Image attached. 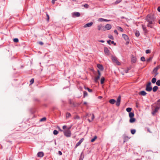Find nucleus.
<instances>
[{
    "label": "nucleus",
    "instance_id": "obj_27",
    "mask_svg": "<svg viewBox=\"0 0 160 160\" xmlns=\"http://www.w3.org/2000/svg\"><path fill=\"white\" fill-rule=\"evenodd\" d=\"M71 116V114L69 112H67L66 114V117L67 119L70 117Z\"/></svg>",
    "mask_w": 160,
    "mask_h": 160
},
{
    "label": "nucleus",
    "instance_id": "obj_12",
    "mask_svg": "<svg viewBox=\"0 0 160 160\" xmlns=\"http://www.w3.org/2000/svg\"><path fill=\"white\" fill-rule=\"evenodd\" d=\"M44 153L42 152H38L37 153V156L38 157L42 158L44 156Z\"/></svg>",
    "mask_w": 160,
    "mask_h": 160
},
{
    "label": "nucleus",
    "instance_id": "obj_3",
    "mask_svg": "<svg viewBox=\"0 0 160 160\" xmlns=\"http://www.w3.org/2000/svg\"><path fill=\"white\" fill-rule=\"evenodd\" d=\"M123 38L125 39L126 41V44H128L129 42V40L128 36L126 34H122Z\"/></svg>",
    "mask_w": 160,
    "mask_h": 160
},
{
    "label": "nucleus",
    "instance_id": "obj_44",
    "mask_svg": "<svg viewBox=\"0 0 160 160\" xmlns=\"http://www.w3.org/2000/svg\"><path fill=\"white\" fill-rule=\"evenodd\" d=\"M158 70L157 68H155L153 70L152 73L156 72H158Z\"/></svg>",
    "mask_w": 160,
    "mask_h": 160
},
{
    "label": "nucleus",
    "instance_id": "obj_59",
    "mask_svg": "<svg viewBox=\"0 0 160 160\" xmlns=\"http://www.w3.org/2000/svg\"><path fill=\"white\" fill-rule=\"evenodd\" d=\"M7 160H13V158L12 157H10L8 159H7Z\"/></svg>",
    "mask_w": 160,
    "mask_h": 160
},
{
    "label": "nucleus",
    "instance_id": "obj_33",
    "mask_svg": "<svg viewBox=\"0 0 160 160\" xmlns=\"http://www.w3.org/2000/svg\"><path fill=\"white\" fill-rule=\"evenodd\" d=\"M46 16H47V21L48 22L49 21V15L48 14V13L47 12H46Z\"/></svg>",
    "mask_w": 160,
    "mask_h": 160
},
{
    "label": "nucleus",
    "instance_id": "obj_56",
    "mask_svg": "<svg viewBox=\"0 0 160 160\" xmlns=\"http://www.w3.org/2000/svg\"><path fill=\"white\" fill-rule=\"evenodd\" d=\"M102 29L103 31H105L106 30H107L106 28H105V27H104V26H102Z\"/></svg>",
    "mask_w": 160,
    "mask_h": 160
},
{
    "label": "nucleus",
    "instance_id": "obj_61",
    "mask_svg": "<svg viewBox=\"0 0 160 160\" xmlns=\"http://www.w3.org/2000/svg\"><path fill=\"white\" fill-rule=\"evenodd\" d=\"M130 70V68H128L127 69L125 70V72L126 73H128L129 71V70Z\"/></svg>",
    "mask_w": 160,
    "mask_h": 160
},
{
    "label": "nucleus",
    "instance_id": "obj_10",
    "mask_svg": "<svg viewBox=\"0 0 160 160\" xmlns=\"http://www.w3.org/2000/svg\"><path fill=\"white\" fill-rule=\"evenodd\" d=\"M92 24H93V22H88V23L86 24H85L84 26V27L85 28H86L90 27L92 25Z\"/></svg>",
    "mask_w": 160,
    "mask_h": 160
},
{
    "label": "nucleus",
    "instance_id": "obj_18",
    "mask_svg": "<svg viewBox=\"0 0 160 160\" xmlns=\"http://www.w3.org/2000/svg\"><path fill=\"white\" fill-rule=\"evenodd\" d=\"M111 27H112L111 25L109 24H107L105 26V28H106L107 30H110L111 28Z\"/></svg>",
    "mask_w": 160,
    "mask_h": 160
},
{
    "label": "nucleus",
    "instance_id": "obj_4",
    "mask_svg": "<svg viewBox=\"0 0 160 160\" xmlns=\"http://www.w3.org/2000/svg\"><path fill=\"white\" fill-rule=\"evenodd\" d=\"M112 60L113 62L116 63L117 64L120 65V62L118 60L117 58L115 57H112Z\"/></svg>",
    "mask_w": 160,
    "mask_h": 160
},
{
    "label": "nucleus",
    "instance_id": "obj_14",
    "mask_svg": "<svg viewBox=\"0 0 160 160\" xmlns=\"http://www.w3.org/2000/svg\"><path fill=\"white\" fill-rule=\"evenodd\" d=\"M159 108L158 107H156L155 110L152 112V114L153 115H154L155 113L157 112L158 110L159 109Z\"/></svg>",
    "mask_w": 160,
    "mask_h": 160
},
{
    "label": "nucleus",
    "instance_id": "obj_9",
    "mask_svg": "<svg viewBox=\"0 0 160 160\" xmlns=\"http://www.w3.org/2000/svg\"><path fill=\"white\" fill-rule=\"evenodd\" d=\"M104 52L105 54L109 55L110 54L109 51L108 49L106 47L104 48Z\"/></svg>",
    "mask_w": 160,
    "mask_h": 160
},
{
    "label": "nucleus",
    "instance_id": "obj_31",
    "mask_svg": "<svg viewBox=\"0 0 160 160\" xmlns=\"http://www.w3.org/2000/svg\"><path fill=\"white\" fill-rule=\"evenodd\" d=\"M102 25L101 24L99 25L98 26V30H100L102 29Z\"/></svg>",
    "mask_w": 160,
    "mask_h": 160
},
{
    "label": "nucleus",
    "instance_id": "obj_41",
    "mask_svg": "<svg viewBox=\"0 0 160 160\" xmlns=\"http://www.w3.org/2000/svg\"><path fill=\"white\" fill-rule=\"evenodd\" d=\"M140 60L141 61L144 62L145 61V58L144 57H141Z\"/></svg>",
    "mask_w": 160,
    "mask_h": 160
},
{
    "label": "nucleus",
    "instance_id": "obj_13",
    "mask_svg": "<svg viewBox=\"0 0 160 160\" xmlns=\"http://www.w3.org/2000/svg\"><path fill=\"white\" fill-rule=\"evenodd\" d=\"M136 61V58L133 55H132L131 57V62L132 63H135Z\"/></svg>",
    "mask_w": 160,
    "mask_h": 160
},
{
    "label": "nucleus",
    "instance_id": "obj_45",
    "mask_svg": "<svg viewBox=\"0 0 160 160\" xmlns=\"http://www.w3.org/2000/svg\"><path fill=\"white\" fill-rule=\"evenodd\" d=\"M159 102H160V99L158 100L157 102H155V103L158 105V106H160V103H159Z\"/></svg>",
    "mask_w": 160,
    "mask_h": 160
},
{
    "label": "nucleus",
    "instance_id": "obj_7",
    "mask_svg": "<svg viewBox=\"0 0 160 160\" xmlns=\"http://www.w3.org/2000/svg\"><path fill=\"white\" fill-rule=\"evenodd\" d=\"M84 140V138H81L79 141L76 144L75 146V148H76L78 146H79L81 143Z\"/></svg>",
    "mask_w": 160,
    "mask_h": 160
},
{
    "label": "nucleus",
    "instance_id": "obj_35",
    "mask_svg": "<svg viewBox=\"0 0 160 160\" xmlns=\"http://www.w3.org/2000/svg\"><path fill=\"white\" fill-rule=\"evenodd\" d=\"M58 133V132L57 130H55L53 132V133L54 135H57Z\"/></svg>",
    "mask_w": 160,
    "mask_h": 160
},
{
    "label": "nucleus",
    "instance_id": "obj_50",
    "mask_svg": "<svg viewBox=\"0 0 160 160\" xmlns=\"http://www.w3.org/2000/svg\"><path fill=\"white\" fill-rule=\"evenodd\" d=\"M34 79L33 78H32L31 80L30 81V84H32V83H33L34 82Z\"/></svg>",
    "mask_w": 160,
    "mask_h": 160
},
{
    "label": "nucleus",
    "instance_id": "obj_20",
    "mask_svg": "<svg viewBox=\"0 0 160 160\" xmlns=\"http://www.w3.org/2000/svg\"><path fill=\"white\" fill-rule=\"evenodd\" d=\"M109 102L111 104H114L116 102V100L114 99H111L109 101Z\"/></svg>",
    "mask_w": 160,
    "mask_h": 160
},
{
    "label": "nucleus",
    "instance_id": "obj_17",
    "mask_svg": "<svg viewBox=\"0 0 160 160\" xmlns=\"http://www.w3.org/2000/svg\"><path fill=\"white\" fill-rule=\"evenodd\" d=\"M36 109L34 108H31L30 109V113L32 114L36 112Z\"/></svg>",
    "mask_w": 160,
    "mask_h": 160
},
{
    "label": "nucleus",
    "instance_id": "obj_53",
    "mask_svg": "<svg viewBox=\"0 0 160 160\" xmlns=\"http://www.w3.org/2000/svg\"><path fill=\"white\" fill-rule=\"evenodd\" d=\"M151 82H149L147 84L146 86H151Z\"/></svg>",
    "mask_w": 160,
    "mask_h": 160
},
{
    "label": "nucleus",
    "instance_id": "obj_25",
    "mask_svg": "<svg viewBox=\"0 0 160 160\" xmlns=\"http://www.w3.org/2000/svg\"><path fill=\"white\" fill-rule=\"evenodd\" d=\"M105 80V78L104 77H102L101 78V79L100 82L101 84H103L104 83V81Z\"/></svg>",
    "mask_w": 160,
    "mask_h": 160
},
{
    "label": "nucleus",
    "instance_id": "obj_47",
    "mask_svg": "<svg viewBox=\"0 0 160 160\" xmlns=\"http://www.w3.org/2000/svg\"><path fill=\"white\" fill-rule=\"evenodd\" d=\"M74 119H79L80 118L77 115L74 116Z\"/></svg>",
    "mask_w": 160,
    "mask_h": 160
},
{
    "label": "nucleus",
    "instance_id": "obj_37",
    "mask_svg": "<svg viewBox=\"0 0 160 160\" xmlns=\"http://www.w3.org/2000/svg\"><path fill=\"white\" fill-rule=\"evenodd\" d=\"M84 88L85 89L87 90L89 92H92V90L88 88H86V87H85Z\"/></svg>",
    "mask_w": 160,
    "mask_h": 160
},
{
    "label": "nucleus",
    "instance_id": "obj_26",
    "mask_svg": "<svg viewBox=\"0 0 160 160\" xmlns=\"http://www.w3.org/2000/svg\"><path fill=\"white\" fill-rule=\"evenodd\" d=\"M156 78L154 77V78H153L152 79L151 82L152 83H155L156 82Z\"/></svg>",
    "mask_w": 160,
    "mask_h": 160
},
{
    "label": "nucleus",
    "instance_id": "obj_51",
    "mask_svg": "<svg viewBox=\"0 0 160 160\" xmlns=\"http://www.w3.org/2000/svg\"><path fill=\"white\" fill-rule=\"evenodd\" d=\"M83 6L86 8H88V7H89V5L88 4H85L84 5H83Z\"/></svg>",
    "mask_w": 160,
    "mask_h": 160
},
{
    "label": "nucleus",
    "instance_id": "obj_2",
    "mask_svg": "<svg viewBox=\"0 0 160 160\" xmlns=\"http://www.w3.org/2000/svg\"><path fill=\"white\" fill-rule=\"evenodd\" d=\"M71 127H69L67 130L64 131V134L65 136L67 137H70L71 135V132L70 130V129Z\"/></svg>",
    "mask_w": 160,
    "mask_h": 160
},
{
    "label": "nucleus",
    "instance_id": "obj_1",
    "mask_svg": "<svg viewBox=\"0 0 160 160\" xmlns=\"http://www.w3.org/2000/svg\"><path fill=\"white\" fill-rule=\"evenodd\" d=\"M145 20L148 22L147 26L152 28L155 24L156 18L153 15L148 14Z\"/></svg>",
    "mask_w": 160,
    "mask_h": 160
},
{
    "label": "nucleus",
    "instance_id": "obj_23",
    "mask_svg": "<svg viewBox=\"0 0 160 160\" xmlns=\"http://www.w3.org/2000/svg\"><path fill=\"white\" fill-rule=\"evenodd\" d=\"M100 78V77H99V76H97L95 77V78L94 79V82L96 83L98 82V80Z\"/></svg>",
    "mask_w": 160,
    "mask_h": 160
},
{
    "label": "nucleus",
    "instance_id": "obj_15",
    "mask_svg": "<svg viewBox=\"0 0 160 160\" xmlns=\"http://www.w3.org/2000/svg\"><path fill=\"white\" fill-rule=\"evenodd\" d=\"M97 67L101 71H102L103 70V66L101 64H98L97 65Z\"/></svg>",
    "mask_w": 160,
    "mask_h": 160
},
{
    "label": "nucleus",
    "instance_id": "obj_8",
    "mask_svg": "<svg viewBox=\"0 0 160 160\" xmlns=\"http://www.w3.org/2000/svg\"><path fill=\"white\" fill-rule=\"evenodd\" d=\"M142 27L144 34H147L148 31L146 27L143 25H142Z\"/></svg>",
    "mask_w": 160,
    "mask_h": 160
},
{
    "label": "nucleus",
    "instance_id": "obj_57",
    "mask_svg": "<svg viewBox=\"0 0 160 160\" xmlns=\"http://www.w3.org/2000/svg\"><path fill=\"white\" fill-rule=\"evenodd\" d=\"M111 42V41L110 40H108L107 41V42L109 44V45H110L111 44V43H110V42Z\"/></svg>",
    "mask_w": 160,
    "mask_h": 160
},
{
    "label": "nucleus",
    "instance_id": "obj_11",
    "mask_svg": "<svg viewBox=\"0 0 160 160\" xmlns=\"http://www.w3.org/2000/svg\"><path fill=\"white\" fill-rule=\"evenodd\" d=\"M152 90V88L151 86H146L145 90L148 92H150Z\"/></svg>",
    "mask_w": 160,
    "mask_h": 160
},
{
    "label": "nucleus",
    "instance_id": "obj_42",
    "mask_svg": "<svg viewBox=\"0 0 160 160\" xmlns=\"http://www.w3.org/2000/svg\"><path fill=\"white\" fill-rule=\"evenodd\" d=\"M152 57H150L149 58H148V59H147V60H146L147 62H149L152 60Z\"/></svg>",
    "mask_w": 160,
    "mask_h": 160
},
{
    "label": "nucleus",
    "instance_id": "obj_32",
    "mask_svg": "<svg viewBox=\"0 0 160 160\" xmlns=\"http://www.w3.org/2000/svg\"><path fill=\"white\" fill-rule=\"evenodd\" d=\"M122 0H117V1L114 2V4L117 5L120 3Z\"/></svg>",
    "mask_w": 160,
    "mask_h": 160
},
{
    "label": "nucleus",
    "instance_id": "obj_49",
    "mask_svg": "<svg viewBox=\"0 0 160 160\" xmlns=\"http://www.w3.org/2000/svg\"><path fill=\"white\" fill-rule=\"evenodd\" d=\"M108 38L112 40H113L114 39L113 36L112 35H109L108 36Z\"/></svg>",
    "mask_w": 160,
    "mask_h": 160
},
{
    "label": "nucleus",
    "instance_id": "obj_48",
    "mask_svg": "<svg viewBox=\"0 0 160 160\" xmlns=\"http://www.w3.org/2000/svg\"><path fill=\"white\" fill-rule=\"evenodd\" d=\"M145 52L147 54L150 53H151V51L149 49H147L146 50Z\"/></svg>",
    "mask_w": 160,
    "mask_h": 160
},
{
    "label": "nucleus",
    "instance_id": "obj_63",
    "mask_svg": "<svg viewBox=\"0 0 160 160\" xmlns=\"http://www.w3.org/2000/svg\"><path fill=\"white\" fill-rule=\"evenodd\" d=\"M136 107L137 108L138 107V103L137 102H136Z\"/></svg>",
    "mask_w": 160,
    "mask_h": 160
},
{
    "label": "nucleus",
    "instance_id": "obj_28",
    "mask_svg": "<svg viewBox=\"0 0 160 160\" xmlns=\"http://www.w3.org/2000/svg\"><path fill=\"white\" fill-rule=\"evenodd\" d=\"M140 33L138 31H136L135 32V35L137 37H138L139 36Z\"/></svg>",
    "mask_w": 160,
    "mask_h": 160
},
{
    "label": "nucleus",
    "instance_id": "obj_52",
    "mask_svg": "<svg viewBox=\"0 0 160 160\" xmlns=\"http://www.w3.org/2000/svg\"><path fill=\"white\" fill-rule=\"evenodd\" d=\"M104 19L102 18H99L98 19V21L100 22L104 21Z\"/></svg>",
    "mask_w": 160,
    "mask_h": 160
},
{
    "label": "nucleus",
    "instance_id": "obj_54",
    "mask_svg": "<svg viewBox=\"0 0 160 160\" xmlns=\"http://www.w3.org/2000/svg\"><path fill=\"white\" fill-rule=\"evenodd\" d=\"M98 76H99V77H100V76H101V73H100V71L98 70Z\"/></svg>",
    "mask_w": 160,
    "mask_h": 160
},
{
    "label": "nucleus",
    "instance_id": "obj_34",
    "mask_svg": "<svg viewBox=\"0 0 160 160\" xmlns=\"http://www.w3.org/2000/svg\"><path fill=\"white\" fill-rule=\"evenodd\" d=\"M136 131L135 129H131V132L132 134H134L136 132Z\"/></svg>",
    "mask_w": 160,
    "mask_h": 160
},
{
    "label": "nucleus",
    "instance_id": "obj_6",
    "mask_svg": "<svg viewBox=\"0 0 160 160\" xmlns=\"http://www.w3.org/2000/svg\"><path fill=\"white\" fill-rule=\"evenodd\" d=\"M73 17H78L80 16V13L79 12H75L72 13V14Z\"/></svg>",
    "mask_w": 160,
    "mask_h": 160
},
{
    "label": "nucleus",
    "instance_id": "obj_58",
    "mask_svg": "<svg viewBox=\"0 0 160 160\" xmlns=\"http://www.w3.org/2000/svg\"><path fill=\"white\" fill-rule=\"evenodd\" d=\"M38 43L39 44L42 45H43V43L42 42H41V41L38 42Z\"/></svg>",
    "mask_w": 160,
    "mask_h": 160
},
{
    "label": "nucleus",
    "instance_id": "obj_62",
    "mask_svg": "<svg viewBox=\"0 0 160 160\" xmlns=\"http://www.w3.org/2000/svg\"><path fill=\"white\" fill-rule=\"evenodd\" d=\"M154 73L155 74L154 75L155 77L158 74V72H154Z\"/></svg>",
    "mask_w": 160,
    "mask_h": 160
},
{
    "label": "nucleus",
    "instance_id": "obj_39",
    "mask_svg": "<svg viewBox=\"0 0 160 160\" xmlns=\"http://www.w3.org/2000/svg\"><path fill=\"white\" fill-rule=\"evenodd\" d=\"M117 29L118 30L120 31L121 32H123V29L121 27H118Z\"/></svg>",
    "mask_w": 160,
    "mask_h": 160
},
{
    "label": "nucleus",
    "instance_id": "obj_24",
    "mask_svg": "<svg viewBox=\"0 0 160 160\" xmlns=\"http://www.w3.org/2000/svg\"><path fill=\"white\" fill-rule=\"evenodd\" d=\"M129 115L130 118H133L134 115V113L133 112H131L129 113Z\"/></svg>",
    "mask_w": 160,
    "mask_h": 160
},
{
    "label": "nucleus",
    "instance_id": "obj_16",
    "mask_svg": "<svg viewBox=\"0 0 160 160\" xmlns=\"http://www.w3.org/2000/svg\"><path fill=\"white\" fill-rule=\"evenodd\" d=\"M139 95L144 96L147 94V93L144 91H142L139 92Z\"/></svg>",
    "mask_w": 160,
    "mask_h": 160
},
{
    "label": "nucleus",
    "instance_id": "obj_22",
    "mask_svg": "<svg viewBox=\"0 0 160 160\" xmlns=\"http://www.w3.org/2000/svg\"><path fill=\"white\" fill-rule=\"evenodd\" d=\"M69 102L70 105H72L73 106H75V104L73 101L71 99H70L69 100Z\"/></svg>",
    "mask_w": 160,
    "mask_h": 160
},
{
    "label": "nucleus",
    "instance_id": "obj_60",
    "mask_svg": "<svg viewBox=\"0 0 160 160\" xmlns=\"http://www.w3.org/2000/svg\"><path fill=\"white\" fill-rule=\"evenodd\" d=\"M91 115V114H89L88 113H87L86 114V116L89 117Z\"/></svg>",
    "mask_w": 160,
    "mask_h": 160
},
{
    "label": "nucleus",
    "instance_id": "obj_40",
    "mask_svg": "<svg viewBox=\"0 0 160 160\" xmlns=\"http://www.w3.org/2000/svg\"><path fill=\"white\" fill-rule=\"evenodd\" d=\"M46 120V118L44 117V118H41V119H40V122L44 121H45Z\"/></svg>",
    "mask_w": 160,
    "mask_h": 160
},
{
    "label": "nucleus",
    "instance_id": "obj_43",
    "mask_svg": "<svg viewBox=\"0 0 160 160\" xmlns=\"http://www.w3.org/2000/svg\"><path fill=\"white\" fill-rule=\"evenodd\" d=\"M84 155H83V152H82L80 154V157L79 158H81L82 159H83L84 158Z\"/></svg>",
    "mask_w": 160,
    "mask_h": 160
},
{
    "label": "nucleus",
    "instance_id": "obj_29",
    "mask_svg": "<svg viewBox=\"0 0 160 160\" xmlns=\"http://www.w3.org/2000/svg\"><path fill=\"white\" fill-rule=\"evenodd\" d=\"M132 108H126V110L127 112H129V113L130 112H131V111L132 110Z\"/></svg>",
    "mask_w": 160,
    "mask_h": 160
},
{
    "label": "nucleus",
    "instance_id": "obj_36",
    "mask_svg": "<svg viewBox=\"0 0 160 160\" xmlns=\"http://www.w3.org/2000/svg\"><path fill=\"white\" fill-rule=\"evenodd\" d=\"M97 136H95L94 137L92 138V139L91 140V142H94L95 140L97 139Z\"/></svg>",
    "mask_w": 160,
    "mask_h": 160
},
{
    "label": "nucleus",
    "instance_id": "obj_38",
    "mask_svg": "<svg viewBox=\"0 0 160 160\" xmlns=\"http://www.w3.org/2000/svg\"><path fill=\"white\" fill-rule=\"evenodd\" d=\"M156 84L158 86H160V80H158L156 82Z\"/></svg>",
    "mask_w": 160,
    "mask_h": 160
},
{
    "label": "nucleus",
    "instance_id": "obj_64",
    "mask_svg": "<svg viewBox=\"0 0 160 160\" xmlns=\"http://www.w3.org/2000/svg\"><path fill=\"white\" fill-rule=\"evenodd\" d=\"M158 11L160 12V6L158 7Z\"/></svg>",
    "mask_w": 160,
    "mask_h": 160
},
{
    "label": "nucleus",
    "instance_id": "obj_21",
    "mask_svg": "<svg viewBox=\"0 0 160 160\" xmlns=\"http://www.w3.org/2000/svg\"><path fill=\"white\" fill-rule=\"evenodd\" d=\"M136 119L134 118H130L129 122L131 123H133L135 122Z\"/></svg>",
    "mask_w": 160,
    "mask_h": 160
},
{
    "label": "nucleus",
    "instance_id": "obj_55",
    "mask_svg": "<svg viewBox=\"0 0 160 160\" xmlns=\"http://www.w3.org/2000/svg\"><path fill=\"white\" fill-rule=\"evenodd\" d=\"M94 118V115L92 114V120H93Z\"/></svg>",
    "mask_w": 160,
    "mask_h": 160
},
{
    "label": "nucleus",
    "instance_id": "obj_5",
    "mask_svg": "<svg viewBox=\"0 0 160 160\" xmlns=\"http://www.w3.org/2000/svg\"><path fill=\"white\" fill-rule=\"evenodd\" d=\"M121 96H119L117 98V102L116 103V105L117 106H119L120 105V101H121Z\"/></svg>",
    "mask_w": 160,
    "mask_h": 160
},
{
    "label": "nucleus",
    "instance_id": "obj_46",
    "mask_svg": "<svg viewBox=\"0 0 160 160\" xmlns=\"http://www.w3.org/2000/svg\"><path fill=\"white\" fill-rule=\"evenodd\" d=\"M13 41L16 43H17L18 42V39L17 38H15L13 39Z\"/></svg>",
    "mask_w": 160,
    "mask_h": 160
},
{
    "label": "nucleus",
    "instance_id": "obj_30",
    "mask_svg": "<svg viewBox=\"0 0 160 160\" xmlns=\"http://www.w3.org/2000/svg\"><path fill=\"white\" fill-rule=\"evenodd\" d=\"M88 93L86 91H84L83 92V98H84L85 97L87 96H88Z\"/></svg>",
    "mask_w": 160,
    "mask_h": 160
},
{
    "label": "nucleus",
    "instance_id": "obj_19",
    "mask_svg": "<svg viewBox=\"0 0 160 160\" xmlns=\"http://www.w3.org/2000/svg\"><path fill=\"white\" fill-rule=\"evenodd\" d=\"M158 87L157 86H154L153 88H152V91L153 92H156L158 89Z\"/></svg>",
    "mask_w": 160,
    "mask_h": 160
}]
</instances>
